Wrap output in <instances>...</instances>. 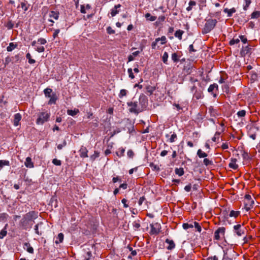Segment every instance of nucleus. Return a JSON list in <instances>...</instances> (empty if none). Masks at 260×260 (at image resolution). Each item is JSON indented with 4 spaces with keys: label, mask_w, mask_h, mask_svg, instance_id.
Listing matches in <instances>:
<instances>
[{
    "label": "nucleus",
    "mask_w": 260,
    "mask_h": 260,
    "mask_svg": "<svg viewBox=\"0 0 260 260\" xmlns=\"http://www.w3.org/2000/svg\"><path fill=\"white\" fill-rule=\"evenodd\" d=\"M38 217V212L31 211L25 214L20 221L19 225L23 229L27 230L31 229L35 220Z\"/></svg>",
    "instance_id": "nucleus-1"
},
{
    "label": "nucleus",
    "mask_w": 260,
    "mask_h": 260,
    "mask_svg": "<svg viewBox=\"0 0 260 260\" xmlns=\"http://www.w3.org/2000/svg\"><path fill=\"white\" fill-rule=\"evenodd\" d=\"M189 87L191 92L193 94L198 90L199 88H202L203 87L201 83L199 81L197 78L191 76L189 77Z\"/></svg>",
    "instance_id": "nucleus-2"
},
{
    "label": "nucleus",
    "mask_w": 260,
    "mask_h": 260,
    "mask_svg": "<svg viewBox=\"0 0 260 260\" xmlns=\"http://www.w3.org/2000/svg\"><path fill=\"white\" fill-rule=\"evenodd\" d=\"M217 22L216 19H209L207 20L203 30V33L207 34L211 31L215 27Z\"/></svg>",
    "instance_id": "nucleus-3"
},
{
    "label": "nucleus",
    "mask_w": 260,
    "mask_h": 260,
    "mask_svg": "<svg viewBox=\"0 0 260 260\" xmlns=\"http://www.w3.org/2000/svg\"><path fill=\"white\" fill-rule=\"evenodd\" d=\"M127 104L129 107V111L131 113L138 114L142 112V109L140 108V106L139 105L138 102H128Z\"/></svg>",
    "instance_id": "nucleus-4"
},
{
    "label": "nucleus",
    "mask_w": 260,
    "mask_h": 260,
    "mask_svg": "<svg viewBox=\"0 0 260 260\" xmlns=\"http://www.w3.org/2000/svg\"><path fill=\"white\" fill-rule=\"evenodd\" d=\"M38 117L36 120L38 124H43L47 121L50 117V114L46 112H42L38 114Z\"/></svg>",
    "instance_id": "nucleus-5"
},
{
    "label": "nucleus",
    "mask_w": 260,
    "mask_h": 260,
    "mask_svg": "<svg viewBox=\"0 0 260 260\" xmlns=\"http://www.w3.org/2000/svg\"><path fill=\"white\" fill-rule=\"evenodd\" d=\"M244 208L246 211L250 210L253 208L254 204V201L252 199V198L249 194H246L245 196L244 200Z\"/></svg>",
    "instance_id": "nucleus-6"
},
{
    "label": "nucleus",
    "mask_w": 260,
    "mask_h": 260,
    "mask_svg": "<svg viewBox=\"0 0 260 260\" xmlns=\"http://www.w3.org/2000/svg\"><path fill=\"white\" fill-rule=\"evenodd\" d=\"M233 231L236 235L241 237L244 234L245 229L243 225L238 224L234 226Z\"/></svg>",
    "instance_id": "nucleus-7"
},
{
    "label": "nucleus",
    "mask_w": 260,
    "mask_h": 260,
    "mask_svg": "<svg viewBox=\"0 0 260 260\" xmlns=\"http://www.w3.org/2000/svg\"><path fill=\"white\" fill-rule=\"evenodd\" d=\"M225 232V228L224 227H220L214 233V239L216 240H219L221 239V237H224Z\"/></svg>",
    "instance_id": "nucleus-8"
},
{
    "label": "nucleus",
    "mask_w": 260,
    "mask_h": 260,
    "mask_svg": "<svg viewBox=\"0 0 260 260\" xmlns=\"http://www.w3.org/2000/svg\"><path fill=\"white\" fill-rule=\"evenodd\" d=\"M138 104L140 106L142 109V111H143L147 107V98L144 95L141 94L139 98Z\"/></svg>",
    "instance_id": "nucleus-9"
},
{
    "label": "nucleus",
    "mask_w": 260,
    "mask_h": 260,
    "mask_svg": "<svg viewBox=\"0 0 260 260\" xmlns=\"http://www.w3.org/2000/svg\"><path fill=\"white\" fill-rule=\"evenodd\" d=\"M151 231L150 234L151 235H157L160 232L161 225L158 223H152L150 224Z\"/></svg>",
    "instance_id": "nucleus-10"
},
{
    "label": "nucleus",
    "mask_w": 260,
    "mask_h": 260,
    "mask_svg": "<svg viewBox=\"0 0 260 260\" xmlns=\"http://www.w3.org/2000/svg\"><path fill=\"white\" fill-rule=\"evenodd\" d=\"M208 91L213 94L214 98H216L218 91V85L215 83L210 85L208 89Z\"/></svg>",
    "instance_id": "nucleus-11"
},
{
    "label": "nucleus",
    "mask_w": 260,
    "mask_h": 260,
    "mask_svg": "<svg viewBox=\"0 0 260 260\" xmlns=\"http://www.w3.org/2000/svg\"><path fill=\"white\" fill-rule=\"evenodd\" d=\"M203 90V87L202 88H199L198 90L193 93V98L196 99V100L203 99L204 97Z\"/></svg>",
    "instance_id": "nucleus-12"
},
{
    "label": "nucleus",
    "mask_w": 260,
    "mask_h": 260,
    "mask_svg": "<svg viewBox=\"0 0 260 260\" xmlns=\"http://www.w3.org/2000/svg\"><path fill=\"white\" fill-rule=\"evenodd\" d=\"M181 56V52L180 51H177L172 54L171 59L174 62L177 63L179 61Z\"/></svg>",
    "instance_id": "nucleus-13"
},
{
    "label": "nucleus",
    "mask_w": 260,
    "mask_h": 260,
    "mask_svg": "<svg viewBox=\"0 0 260 260\" xmlns=\"http://www.w3.org/2000/svg\"><path fill=\"white\" fill-rule=\"evenodd\" d=\"M166 243L168 244L166 248L169 250H172L175 247V243L172 239H167L165 241Z\"/></svg>",
    "instance_id": "nucleus-14"
},
{
    "label": "nucleus",
    "mask_w": 260,
    "mask_h": 260,
    "mask_svg": "<svg viewBox=\"0 0 260 260\" xmlns=\"http://www.w3.org/2000/svg\"><path fill=\"white\" fill-rule=\"evenodd\" d=\"M88 150L85 147L82 146L79 150V154L81 157L85 158L88 157Z\"/></svg>",
    "instance_id": "nucleus-15"
},
{
    "label": "nucleus",
    "mask_w": 260,
    "mask_h": 260,
    "mask_svg": "<svg viewBox=\"0 0 260 260\" xmlns=\"http://www.w3.org/2000/svg\"><path fill=\"white\" fill-rule=\"evenodd\" d=\"M21 119V115L20 113H16L14 115V118L13 120L14 125L16 126L19 124V121Z\"/></svg>",
    "instance_id": "nucleus-16"
},
{
    "label": "nucleus",
    "mask_w": 260,
    "mask_h": 260,
    "mask_svg": "<svg viewBox=\"0 0 260 260\" xmlns=\"http://www.w3.org/2000/svg\"><path fill=\"white\" fill-rule=\"evenodd\" d=\"M236 162L237 159L236 158H231V162L229 165V167L234 170H237L238 168V165L236 164Z\"/></svg>",
    "instance_id": "nucleus-17"
},
{
    "label": "nucleus",
    "mask_w": 260,
    "mask_h": 260,
    "mask_svg": "<svg viewBox=\"0 0 260 260\" xmlns=\"http://www.w3.org/2000/svg\"><path fill=\"white\" fill-rule=\"evenodd\" d=\"M24 165L28 168H32L34 167V163L31 161V158L30 157H26Z\"/></svg>",
    "instance_id": "nucleus-18"
},
{
    "label": "nucleus",
    "mask_w": 260,
    "mask_h": 260,
    "mask_svg": "<svg viewBox=\"0 0 260 260\" xmlns=\"http://www.w3.org/2000/svg\"><path fill=\"white\" fill-rule=\"evenodd\" d=\"M250 80L251 83H253L258 80V76L256 73L251 72L249 73Z\"/></svg>",
    "instance_id": "nucleus-19"
},
{
    "label": "nucleus",
    "mask_w": 260,
    "mask_h": 260,
    "mask_svg": "<svg viewBox=\"0 0 260 260\" xmlns=\"http://www.w3.org/2000/svg\"><path fill=\"white\" fill-rule=\"evenodd\" d=\"M23 248L25 249L28 252L30 253H34V248L31 246L30 244L29 243H25L24 244Z\"/></svg>",
    "instance_id": "nucleus-20"
},
{
    "label": "nucleus",
    "mask_w": 260,
    "mask_h": 260,
    "mask_svg": "<svg viewBox=\"0 0 260 260\" xmlns=\"http://www.w3.org/2000/svg\"><path fill=\"white\" fill-rule=\"evenodd\" d=\"M120 7L121 5L118 4L117 5H115L114 8L111 9V15L112 17L115 16L116 14H117L119 13V11L117 10V9Z\"/></svg>",
    "instance_id": "nucleus-21"
},
{
    "label": "nucleus",
    "mask_w": 260,
    "mask_h": 260,
    "mask_svg": "<svg viewBox=\"0 0 260 260\" xmlns=\"http://www.w3.org/2000/svg\"><path fill=\"white\" fill-rule=\"evenodd\" d=\"M236 11L235 8H233L231 9H229L228 8H225L223 10V12L225 13H227V15L228 17H230L232 16L233 14L235 13Z\"/></svg>",
    "instance_id": "nucleus-22"
},
{
    "label": "nucleus",
    "mask_w": 260,
    "mask_h": 260,
    "mask_svg": "<svg viewBox=\"0 0 260 260\" xmlns=\"http://www.w3.org/2000/svg\"><path fill=\"white\" fill-rule=\"evenodd\" d=\"M8 224L7 223L2 230L0 232V239H3L7 234V228Z\"/></svg>",
    "instance_id": "nucleus-23"
},
{
    "label": "nucleus",
    "mask_w": 260,
    "mask_h": 260,
    "mask_svg": "<svg viewBox=\"0 0 260 260\" xmlns=\"http://www.w3.org/2000/svg\"><path fill=\"white\" fill-rule=\"evenodd\" d=\"M29 6V5L25 0H23L20 3V7L24 11H26L28 9Z\"/></svg>",
    "instance_id": "nucleus-24"
},
{
    "label": "nucleus",
    "mask_w": 260,
    "mask_h": 260,
    "mask_svg": "<svg viewBox=\"0 0 260 260\" xmlns=\"http://www.w3.org/2000/svg\"><path fill=\"white\" fill-rule=\"evenodd\" d=\"M59 13L58 12H57V11H51L49 13V17L50 18H53L56 20H57L59 18Z\"/></svg>",
    "instance_id": "nucleus-25"
},
{
    "label": "nucleus",
    "mask_w": 260,
    "mask_h": 260,
    "mask_svg": "<svg viewBox=\"0 0 260 260\" xmlns=\"http://www.w3.org/2000/svg\"><path fill=\"white\" fill-rule=\"evenodd\" d=\"M50 98V99L48 102V104L50 105L55 104L57 99L56 94H52V95H51V96Z\"/></svg>",
    "instance_id": "nucleus-26"
},
{
    "label": "nucleus",
    "mask_w": 260,
    "mask_h": 260,
    "mask_svg": "<svg viewBox=\"0 0 260 260\" xmlns=\"http://www.w3.org/2000/svg\"><path fill=\"white\" fill-rule=\"evenodd\" d=\"M168 57L169 54L168 52H165L161 56V59L162 62L166 64H168Z\"/></svg>",
    "instance_id": "nucleus-27"
},
{
    "label": "nucleus",
    "mask_w": 260,
    "mask_h": 260,
    "mask_svg": "<svg viewBox=\"0 0 260 260\" xmlns=\"http://www.w3.org/2000/svg\"><path fill=\"white\" fill-rule=\"evenodd\" d=\"M184 33V31L182 30H177L175 32L174 36L175 37L177 38L179 40H182V36Z\"/></svg>",
    "instance_id": "nucleus-28"
},
{
    "label": "nucleus",
    "mask_w": 260,
    "mask_h": 260,
    "mask_svg": "<svg viewBox=\"0 0 260 260\" xmlns=\"http://www.w3.org/2000/svg\"><path fill=\"white\" fill-rule=\"evenodd\" d=\"M64 238V235L62 233H60L58 234L57 237H56V240L55 241L56 244H58L62 242Z\"/></svg>",
    "instance_id": "nucleus-29"
},
{
    "label": "nucleus",
    "mask_w": 260,
    "mask_h": 260,
    "mask_svg": "<svg viewBox=\"0 0 260 260\" xmlns=\"http://www.w3.org/2000/svg\"><path fill=\"white\" fill-rule=\"evenodd\" d=\"M79 112V110L77 109L74 110H68L67 114L69 115L74 116Z\"/></svg>",
    "instance_id": "nucleus-30"
},
{
    "label": "nucleus",
    "mask_w": 260,
    "mask_h": 260,
    "mask_svg": "<svg viewBox=\"0 0 260 260\" xmlns=\"http://www.w3.org/2000/svg\"><path fill=\"white\" fill-rule=\"evenodd\" d=\"M175 173L179 176H181L184 174V171L183 168H176L175 169Z\"/></svg>",
    "instance_id": "nucleus-31"
},
{
    "label": "nucleus",
    "mask_w": 260,
    "mask_h": 260,
    "mask_svg": "<svg viewBox=\"0 0 260 260\" xmlns=\"http://www.w3.org/2000/svg\"><path fill=\"white\" fill-rule=\"evenodd\" d=\"M140 53L139 51H137L133 52L132 54L129 55L128 56V61H131L134 60V57L139 55Z\"/></svg>",
    "instance_id": "nucleus-32"
},
{
    "label": "nucleus",
    "mask_w": 260,
    "mask_h": 260,
    "mask_svg": "<svg viewBox=\"0 0 260 260\" xmlns=\"http://www.w3.org/2000/svg\"><path fill=\"white\" fill-rule=\"evenodd\" d=\"M145 16L147 20L151 21H154L156 19V16H152L149 13H146Z\"/></svg>",
    "instance_id": "nucleus-33"
},
{
    "label": "nucleus",
    "mask_w": 260,
    "mask_h": 260,
    "mask_svg": "<svg viewBox=\"0 0 260 260\" xmlns=\"http://www.w3.org/2000/svg\"><path fill=\"white\" fill-rule=\"evenodd\" d=\"M17 46V44H15L13 43H10L9 46L7 47V50L8 52L12 51L13 49L16 48Z\"/></svg>",
    "instance_id": "nucleus-34"
},
{
    "label": "nucleus",
    "mask_w": 260,
    "mask_h": 260,
    "mask_svg": "<svg viewBox=\"0 0 260 260\" xmlns=\"http://www.w3.org/2000/svg\"><path fill=\"white\" fill-rule=\"evenodd\" d=\"M197 155L200 158H204L207 156V154L203 152L201 149L198 150Z\"/></svg>",
    "instance_id": "nucleus-35"
},
{
    "label": "nucleus",
    "mask_w": 260,
    "mask_h": 260,
    "mask_svg": "<svg viewBox=\"0 0 260 260\" xmlns=\"http://www.w3.org/2000/svg\"><path fill=\"white\" fill-rule=\"evenodd\" d=\"M240 212L239 211L232 210L230 213L229 216L231 217H234L236 218L240 215Z\"/></svg>",
    "instance_id": "nucleus-36"
},
{
    "label": "nucleus",
    "mask_w": 260,
    "mask_h": 260,
    "mask_svg": "<svg viewBox=\"0 0 260 260\" xmlns=\"http://www.w3.org/2000/svg\"><path fill=\"white\" fill-rule=\"evenodd\" d=\"M146 89L149 93L150 95L152 94L153 92V91L155 90V87L154 86H151L150 85H147L146 87Z\"/></svg>",
    "instance_id": "nucleus-37"
},
{
    "label": "nucleus",
    "mask_w": 260,
    "mask_h": 260,
    "mask_svg": "<svg viewBox=\"0 0 260 260\" xmlns=\"http://www.w3.org/2000/svg\"><path fill=\"white\" fill-rule=\"evenodd\" d=\"M196 5V2L193 1H190L189 2V6L186 8V10L189 12L192 10V7Z\"/></svg>",
    "instance_id": "nucleus-38"
},
{
    "label": "nucleus",
    "mask_w": 260,
    "mask_h": 260,
    "mask_svg": "<svg viewBox=\"0 0 260 260\" xmlns=\"http://www.w3.org/2000/svg\"><path fill=\"white\" fill-rule=\"evenodd\" d=\"M10 166V162L9 160H0V168H2L4 166Z\"/></svg>",
    "instance_id": "nucleus-39"
},
{
    "label": "nucleus",
    "mask_w": 260,
    "mask_h": 260,
    "mask_svg": "<svg viewBox=\"0 0 260 260\" xmlns=\"http://www.w3.org/2000/svg\"><path fill=\"white\" fill-rule=\"evenodd\" d=\"M240 42V40L238 38H233L229 42V44L231 46L234 45L235 44H238Z\"/></svg>",
    "instance_id": "nucleus-40"
},
{
    "label": "nucleus",
    "mask_w": 260,
    "mask_h": 260,
    "mask_svg": "<svg viewBox=\"0 0 260 260\" xmlns=\"http://www.w3.org/2000/svg\"><path fill=\"white\" fill-rule=\"evenodd\" d=\"M177 135L175 133H173L168 141H169L170 143H173L177 140Z\"/></svg>",
    "instance_id": "nucleus-41"
},
{
    "label": "nucleus",
    "mask_w": 260,
    "mask_h": 260,
    "mask_svg": "<svg viewBox=\"0 0 260 260\" xmlns=\"http://www.w3.org/2000/svg\"><path fill=\"white\" fill-rule=\"evenodd\" d=\"M125 149L123 148H120L118 151L116 152V154L118 157H121L124 155Z\"/></svg>",
    "instance_id": "nucleus-42"
},
{
    "label": "nucleus",
    "mask_w": 260,
    "mask_h": 260,
    "mask_svg": "<svg viewBox=\"0 0 260 260\" xmlns=\"http://www.w3.org/2000/svg\"><path fill=\"white\" fill-rule=\"evenodd\" d=\"M26 58L28 60V62L30 64H33L36 62L35 59L31 58V55L29 53H27L26 55Z\"/></svg>",
    "instance_id": "nucleus-43"
},
{
    "label": "nucleus",
    "mask_w": 260,
    "mask_h": 260,
    "mask_svg": "<svg viewBox=\"0 0 260 260\" xmlns=\"http://www.w3.org/2000/svg\"><path fill=\"white\" fill-rule=\"evenodd\" d=\"M220 135V133L219 132H216L214 137L212 138V140L214 142H217L219 139Z\"/></svg>",
    "instance_id": "nucleus-44"
},
{
    "label": "nucleus",
    "mask_w": 260,
    "mask_h": 260,
    "mask_svg": "<svg viewBox=\"0 0 260 260\" xmlns=\"http://www.w3.org/2000/svg\"><path fill=\"white\" fill-rule=\"evenodd\" d=\"M9 215L6 213H2L0 214V220L1 221H5L7 220Z\"/></svg>",
    "instance_id": "nucleus-45"
},
{
    "label": "nucleus",
    "mask_w": 260,
    "mask_h": 260,
    "mask_svg": "<svg viewBox=\"0 0 260 260\" xmlns=\"http://www.w3.org/2000/svg\"><path fill=\"white\" fill-rule=\"evenodd\" d=\"M260 16V12L254 11L251 15V18L252 19L258 18Z\"/></svg>",
    "instance_id": "nucleus-46"
},
{
    "label": "nucleus",
    "mask_w": 260,
    "mask_h": 260,
    "mask_svg": "<svg viewBox=\"0 0 260 260\" xmlns=\"http://www.w3.org/2000/svg\"><path fill=\"white\" fill-rule=\"evenodd\" d=\"M52 90L51 88H46L44 90V93L46 97H50Z\"/></svg>",
    "instance_id": "nucleus-47"
},
{
    "label": "nucleus",
    "mask_w": 260,
    "mask_h": 260,
    "mask_svg": "<svg viewBox=\"0 0 260 260\" xmlns=\"http://www.w3.org/2000/svg\"><path fill=\"white\" fill-rule=\"evenodd\" d=\"M160 41V38H156L155 41L153 42L151 44V47L153 49H155L156 48L157 44Z\"/></svg>",
    "instance_id": "nucleus-48"
},
{
    "label": "nucleus",
    "mask_w": 260,
    "mask_h": 260,
    "mask_svg": "<svg viewBox=\"0 0 260 260\" xmlns=\"http://www.w3.org/2000/svg\"><path fill=\"white\" fill-rule=\"evenodd\" d=\"M127 93V91L125 89H121L120 91V93L118 95L119 98H122V97L126 96Z\"/></svg>",
    "instance_id": "nucleus-49"
},
{
    "label": "nucleus",
    "mask_w": 260,
    "mask_h": 260,
    "mask_svg": "<svg viewBox=\"0 0 260 260\" xmlns=\"http://www.w3.org/2000/svg\"><path fill=\"white\" fill-rule=\"evenodd\" d=\"M244 1L245 4L243 7V9L246 11L251 3V0H244Z\"/></svg>",
    "instance_id": "nucleus-50"
},
{
    "label": "nucleus",
    "mask_w": 260,
    "mask_h": 260,
    "mask_svg": "<svg viewBox=\"0 0 260 260\" xmlns=\"http://www.w3.org/2000/svg\"><path fill=\"white\" fill-rule=\"evenodd\" d=\"M221 255H215L214 256L208 257L207 258V260H219V259L221 258Z\"/></svg>",
    "instance_id": "nucleus-51"
},
{
    "label": "nucleus",
    "mask_w": 260,
    "mask_h": 260,
    "mask_svg": "<svg viewBox=\"0 0 260 260\" xmlns=\"http://www.w3.org/2000/svg\"><path fill=\"white\" fill-rule=\"evenodd\" d=\"M203 162H204V164L206 166L213 165L212 161L211 160H209L208 158H204V159L203 160Z\"/></svg>",
    "instance_id": "nucleus-52"
},
{
    "label": "nucleus",
    "mask_w": 260,
    "mask_h": 260,
    "mask_svg": "<svg viewBox=\"0 0 260 260\" xmlns=\"http://www.w3.org/2000/svg\"><path fill=\"white\" fill-rule=\"evenodd\" d=\"M133 226L135 230H138L140 227L139 221H135L133 223Z\"/></svg>",
    "instance_id": "nucleus-53"
},
{
    "label": "nucleus",
    "mask_w": 260,
    "mask_h": 260,
    "mask_svg": "<svg viewBox=\"0 0 260 260\" xmlns=\"http://www.w3.org/2000/svg\"><path fill=\"white\" fill-rule=\"evenodd\" d=\"M13 58V57H10L8 56L7 57L4 61L5 66H6L8 65L10 62L12 61V59Z\"/></svg>",
    "instance_id": "nucleus-54"
},
{
    "label": "nucleus",
    "mask_w": 260,
    "mask_h": 260,
    "mask_svg": "<svg viewBox=\"0 0 260 260\" xmlns=\"http://www.w3.org/2000/svg\"><path fill=\"white\" fill-rule=\"evenodd\" d=\"M246 115V111L244 110H242L237 112V115L239 117H244Z\"/></svg>",
    "instance_id": "nucleus-55"
},
{
    "label": "nucleus",
    "mask_w": 260,
    "mask_h": 260,
    "mask_svg": "<svg viewBox=\"0 0 260 260\" xmlns=\"http://www.w3.org/2000/svg\"><path fill=\"white\" fill-rule=\"evenodd\" d=\"M160 44L161 45L166 44L167 43V38L165 36H161L160 38Z\"/></svg>",
    "instance_id": "nucleus-56"
},
{
    "label": "nucleus",
    "mask_w": 260,
    "mask_h": 260,
    "mask_svg": "<svg viewBox=\"0 0 260 260\" xmlns=\"http://www.w3.org/2000/svg\"><path fill=\"white\" fill-rule=\"evenodd\" d=\"M100 153L98 151H94V154L90 156V158L92 160H94L97 157H99Z\"/></svg>",
    "instance_id": "nucleus-57"
},
{
    "label": "nucleus",
    "mask_w": 260,
    "mask_h": 260,
    "mask_svg": "<svg viewBox=\"0 0 260 260\" xmlns=\"http://www.w3.org/2000/svg\"><path fill=\"white\" fill-rule=\"evenodd\" d=\"M194 226L199 232H201L202 228L198 222H197L196 221L194 222Z\"/></svg>",
    "instance_id": "nucleus-58"
},
{
    "label": "nucleus",
    "mask_w": 260,
    "mask_h": 260,
    "mask_svg": "<svg viewBox=\"0 0 260 260\" xmlns=\"http://www.w3.org/2000/svg\"><path fill=\"white\" fill-rule=\"evenodd\" d=\"M52 163L55 166H60L61 165V161L56 158L52 160Z\"/></svg>",
    "instance_id": "nucleus-59"
},
{
    "label": "nucleus",
    "mask_w": 260,
    "mask_h": 260,
    "mask_svg": "<svg viewBox=\"0 0 260 260\" xmlns=\"http://www.w3.org/2000/svg\"><path fill=\"white\" fill-rule=\"evenodd\" d=\"M182 226L184 230H187L188 229L192 228L193 227V225L188 224L187 223H183Z\"/></svg>",
    "instance_id": "nucleus-60"
},
{
    "label": "nucleus",
    "mask_w": 260,
    "mask_h": 260,
    "mask_svg": "<svg viewBox=\"0 0 260 260\" xmlns=\"http://www.w3.org/2000/svg\"><path fill=\"white\" fill-rule=\"evenodd\" d=\"M127 72L128 73L129 77L131 79H134L135 76L133 73V70L131 68L128 69Z\"/></svg>",
    "instance_id": "nucleus-61"
},
{
    "label": "nucleus",
    "mask_w": 260,
    "mask_h": 260,
    "mask_svg": "<svg viewBox=\"0 0 260 260\" xmlns=\"http://www.w3.org/2000/svg\"><path fill=\"white\" fill-rule=\"evenodd\" d=\"M67 145V142L66 140H64L62 144H58L57 145V148L59 150H61L62 149V148Z\"/></svg>",
    "instance_id": "nucleus-62"
},
{
    "label": "nucleus",
    "mask_w": 260,
    "mask_h": 260,
    "mask_svg": "<svg viewBox=\"0 0 260 260\" xmlns=\"http://www.w3.org/2000/svg\"><path fill=\"white\" fill-rule=\"evenodd\" d=\"M37 42L41 45H44L47 43V41L44 38H40L38 40Z\"/></svg>",
    "instance_id": "nucleus-63"
},
{
    "label": "nucleus",
    "mask_w": 260,
    "mask_h": 260,
    "mask_svg": "<svg viewBox=\"0 0 260 260\" xmlns=\"http://www.w3.org/2000/svg\"><path fill=\"white\" fill-rule=\"evenodd\" d=\"M221 260H233L232 258L230 257L226 253H224Z\"/></svg>",
    "instance_id": "nucleus-64"
}]
</instances>
